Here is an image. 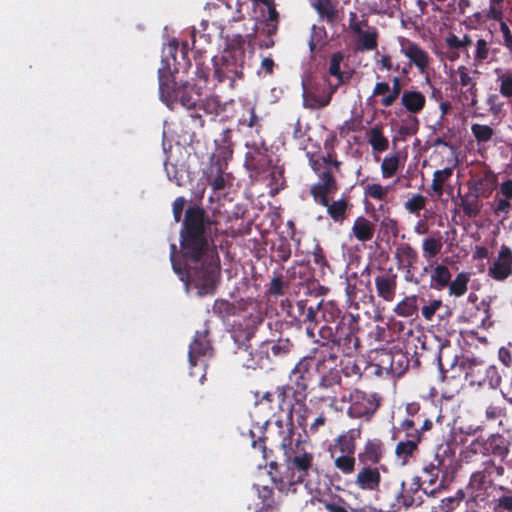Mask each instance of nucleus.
I'll return each instance as SVG.
<instances>
[{
    "mask_svg": "<svg viewBox=\"0 0 512 512\" xmlns=\"http://www.w3.org/2000/svg\"><path fill=\"white\" fill-rule=\"evenodd\" d=\"M213 220L204 208L189 206L179 231V250L170 245L173 271L182 281L191 283L200 296L212 295L220 277V258L213 241Z\"/></svg>",
    "mask_w": 512,
    "mask_h": 512,
    "instance_id": "nucleus-1",
    "label": "nucleus"
},
{
    "mask_svg": "<svg viewBox=\"0 0 512 512\" xmlns=\"http://www.w3.org/2000/svg\"><path fill=\"white\" fill-rule=\"evenodd\" d=\"M280 308L291 321L304 324L306 334L313 341L317 336L316 331L320 322L334 323L341 314V309L334 301L305 298L292 302L289 299L282 300Z\"/></svg>",
    "mask_w": 512,
    "mask_h": 512,
    "instance_id": "nucleus-2",
    "label": "nucleus"
},
{
    "mask_svg": "<svg viewBox=\"0 0 512 512\" xmlns=\"http://www.w3.org/2000/svg\"><path fill=\"white\" fill-rule=\"evenodd\" d=\"M337 320L339 321L334 328L330 326L331 323L321 325L314 342L320 344V350L334 352L336 348L343 355L351 357L360 346L358 337L360 315L350 312L341 313Z\"/></svg>",
    "mask_w": 512,
    "mask_h": 512,
    "instance_id": "nucleus-3",
    "label": "nucleus"
},
{
    "mask_svg": "<svg viewBox=\"0 0 512 512\" xmlns=\"http://www.w3.org/2000/svg\"><path fill=\"white\" fill-rule=\"evenodd\" d=\"M309 156V164L318 181L310 187V195L316 203H325V195H331L338 190L335 173L340 172L342 162L338 160L337 153L331 149L325 155Z\"/></svg>",
    "mask_w": 512,
    "mask_h": 512,
    "instance_id": "nucleus-4",
    "label": "nucleus"
},
{
    "mask_svg": "<svg viewBox=\"0 0 512 512\" xmlns=\"http://www.w3.org/2000/svg\"><path fill=\"white\" fill-rule=\"evenodd\" d=\"M158 81L160 99L168 106L180 103L190 110L196 108L200 102V89L189 83L176 85L168 61L162 60V66L158 69Z\"/></svg>",
    "mask_w": 512,
    "mask_h": 512,
    "instance_id": "nucleus-5",
    "label": "nucleus"
},
{
    "mask_svg": "<svg viewBox=\"0 0 512 512\" xmlns=\"http://www.w3.org/2000/svg\"><path fill=\"white\" fill-rule=\"evenodd\" d=\"M244 50L232 49L221 57L213 58V79L218 83H228V87L233 89L237 79L244 78Z\"/></svg>",
    "mask_w": 512,
    "mask_h": 512,
    "instance_id": "nucleus-6",
    "label": "nucleus"
},
{
    "mask_svg": "<svg viewBox=\"0 0 512 512\" xmlns=\"http://www.w3.org/2000/svg\"><path fill=\"white\" fill-rule=\"evenodd\" d=\"M348 395L343 394L342 401H348L350 406L347 410L351 418H365L370 420L381 405L382 398L378 393L365 392L357 388H348Z\"/></svg>",
    "mask_w": 512,
    "mask_h": 512,
    "instance_id": "nucleus-7",
    "label": "nucleus"
},
{
    "mask_svg": "<svg viewBox=\"0 0 512 512\" xmlns=\"http://www.w3.org/2000/svg\"><path fill=\"white\" fill-rule=\"evenodd\" d=\"M318 375L317 361L314 357L302 358L289 374V382L294 386L292 399L302 402L307 399L308 389Z\"/></svg>",
    "mask_w": 512,
    "mask_h": 512,
    "instance_id": "nucleus-8",
    "label": "nucleus"
},
{
    "mask_svg": "<svg viewBox=\"0 0 512 512\" xmlns=\"http://www.w3.org/2000/svg\"><path fill=\"white\" fill-rule=\"evenodd\" d=\"M338 355L336 352L319 351V358L317 360L318 367V386L321 389H330L338 385L344 390H348L349 383H344L341 377V372L337 369Z\"/></svg>",
    "mask_w": 512,
    "mask_h": 512,
    "instance_id": "nucleus-9",
    "label": "nucleus"
},
{
    "mask_svg": "<svg viewBox=\"0 0 512 512\" xmlns=\"http://www.w3.org/2000/svg\"><path fill=\"white\" fill-rule=\"evenodd\" d=\"M400 52L409 60V67L415 66L421 75H424L425 83L432 86L429 75V67L432 61L428 52L418 43L406 37L399 38Z\"/></svg>",
    "mask_w": 512,
    "mask_h": 512,
    "instance_id": "nucleus-10",
    "label": "nucleus"
},
{
    "mask_svg": "<svg viewBox=\"0 0 512 512\" xmlns=\"http://www.w3.org/2000/svg\"><path fill=\"white\" fill-rule=\"evenodd\" d=\"M246 148L248 150L245 154L244 165L248 171L260 175L272 167V158L263 139L247 142Z\"/></svg>",
    "mask_w": 512,
    "mask_h": 512,
    "instance_id": "nucleus-11",
    "label": "nucleus"
},
{
    "mask_svg": "<svg viewBox=\"0 0 512 512\" xmlns=\"http://www.w3.org/2000/svg\"><path fill=\"white\" fill-rule=\"evenodd\" d=\"M294 404L290 403L287 408L286 421L288 427V435L283 437L281 445L283 448H287L291 446L292 443V435H293V427L294 422L302 428L304 433H307L308 423L307 420L312 413L311 409L306 404V399H303L302 402L297 399H293Z\"/></svg>",
    "mask_w": 512,
    "mask_h": 512,
    "instance_id": "nucleus-12",
    "label": "nucleus"
},
{
    "mask_svg": "<svg viewBox=\"0 0 512 512\" xmlns=\"http://www.w3.org/2000/svg\"><path fill=\"white\" fill-rule=\"evenodd\" d=\"M264 320L261 313L250 314L242 321L235 322L230 330L231 338L237 347L250 345L258 326Z\"/></svg>",
    "mask_w": 512,
    "mask_h": 512,
    "instance_id": "nucleus-13",
    "label": "nucleus"
},
{
    "mask_svg": "<svg viewBox=\"0 0 512 512\" xmlns=\"http://www.w3.org/2000/svg\"><path fill=\"white\" fill-rule=\"evenodd\" d=\"M374 276L375 291L378 298L384 302H393L398 289V275L393 268H377Z\"/></svg>",
    "mask_w": 512,
    "mask_h": 512,
    "instance_id": "nucleus-14",
    "label": "nucleus"
},
{
    "mask_svg": "<svg viewBox=\"0 0 512 512\" xmlns=\"http://www.w3.org/2000/svg\"><path fill=\"white\" fill-rule=\"evenodd\" d=\"M493 487V480L488 478L482 470L474 472L467 486L469 498L467 504L474 503L478 506L481 502H486L489 497L488 490Z\"/></svg>",
    "mask_w": 512,
    "mask_h": 512,
    "instance_id": "nucleus-15",
    "label": "nucleus"
},
{
    "mask_svg": "<svg viewBox=\"0 0 512 512\" xmlns=\"http://www.w3.org/2000/svg\"><path fill=\"white\" fill-rule=\"evenodd\" d=\"M488 276L498 282H503L512 276V249L502 244L495 261L488 268Z\"/></svg>",
    "mask_w": 512,
    "mask_h": 512,
    "instance_id": "nucleus-16",
    "label": "nucleus"
},
{
    "mask_svg": "<svg viewBox=\"0 0 512 512\" xmlns=\"http://www.w3.org/2000/svg\"><path fill=\"white\" fill-rule=\"evenodd\" d=\"M487 367L484 360L475 356L464 357L460 363V370L464 372L470 386H484Z\"/></svg>",
    "mask_w": 512,
    "mask_h": 512,
    "instance_id": "nucleus-17",
    "label": "nucleus"
},
{
    "mask_svg": "<svg viewBox=\"0 0 512 512\" xmlns=\"http://www.w3.org/2000/svg\"><path fill=\"white\" fill-rule=\"evenodd\" d=\"M422 485L420 476H413L408 488H405V483L402 482L401 492L396 497L397 503L405 508L421 506L424 502Z\"/></svg>",
    "mask_w": 512,
    "mask_h": 512,
    "instance_id": "nucleus-18",
    "label": "nucleus"
},
{
    "mask_svg": "<svg viewBox=\"0 0 512 512\" xmlns=\"http://www.w3.org/2000/svg\"><path fill=\"white\" fill-rule=\"evenodd\" d=\"M386 448L379 438L367 439L363 448L358 453V461L362 465L376 466L384 458Z\"/></svg>",
    "mask_w": 512,
    "mask_h": 512,
    "instance_id": "nucleus-19",
    "label": "nucleus"
},
{
    "mask_svg": "<svg viewBox=\"0 0 512 512\" xmlns=\"http://www.w3.org/2000/svg\"><path fill=\"white\" fill-rule=\"evenodd\" d=\"M250 303L251 302L246 299H239L235 302H230L226 299L218 298L213 303L212 311L214 315L224 322L230 317L240 316L247 310V306Z\"/></svg>",
    "mask_w": 512,
    "mask_h": 512,
    "instance_id": "nucleus-20",
    "label": "nucleus"
},
{
    "mask_svg": "<svg viewBox=\"0 0 512 512\" xmlns=\"http://www.w3.org/2000/svg\"><path fill=\"white\" fill-rule=\"evenodd\" d=\"M381 474L376 466L363 465L355 478V485L363 491L377 492L380 490Z\"/></svg>",
    "mask_w": 512,
    "mask_h": 512,
    "instance_id": "nucleus-21",
    "label": "nucleus"
},
{
    "mask_svg": "<svg viewBox=\"0 0 512 512\" xmlns=\"http://www.w3.org/2000/svg\"><path fill=\"white\" fill-rule=\"evenodd\" d=\"M235 362L247 369H256L263 366L264 350L254 351L251 344L244 347H237L234 351Z\"/></svg>",
    "mask_w": 512,
    "mask_h": 512,
    "instance_id": "nucleus-22",
    "label": "nucleus"
},
{
    "mask_svg": "<svg viewBox=\"0 0 512 512\" xmlns=\"http://www.w3.org/2000/svg\"><path fill=\"white\" fill-rule=\"evenodd\" d=\"M208 331H197L192 342L189 345V362L191 366H196L201 357L211 355L212 346L208 340Z\"/></svg>",
    "mask_w": 512,
    "mask_h": 512,
    "instance_id": "nucleus-23",
    "label": "nucleus"
},
{
    "mask_svg": "<svg viewBox=\"0 0 512 512\" xmlns=\"http://www.w3.org/2000/svg\"><path fill=\"white\" fill-rule=\"evenodd\" d=\"M361 437V427L352 428L344 433L340 434L333 444V450L331 451L332 457L335 453L339 454H355L356 441Z\"/></svg>",
    "mask_w": 512,
    "mask_h": 512,
    "instance_id": "nucleus-24",
    "label": "nucleus"
},
{
    "mask_svg": "<svg viewBox=\"0 0 512 512\" xmlns=\"http://www.w3.org/2000/svg\"><path fill=\"white\" fill-rule=\"evenodd\" d=\"M330 195H325V203H318L327 208L328 216L338 224H342L347 218L348 212L353 207L348 198L342 197L332 202L329 201Z\"/></svg>",
    "mask_w": 512,
    "mask_h": 512,
    "instance_id": "nucleus-25",
    "label": "nucleus"
},
{
    "mask_svg": "<svg viewBox=\"0 0 512 512\" xmlns=\"http://www.w3.org/2000/svg\"><path fill=\"white\" fill-rule=\"evenodd\" d=\"M305 86V84H303ZM336 93L335 86L328 87L323 91L322 94H317L316 92L307 89L304 87L303 92V104L304 107L318 110L328 106L331 102L332 96Z\"/></svg>",
    "mask_w": 512,
    "mask_h": 512,
    "instance_id": "nucleus-26",
    "label": "nucleus"
},
{
    "mask_svg": "<svg viewBox=\"0 0 512 512\" xmlns=\"http://www.w3.org/2000/svg\"><path fill=\"white\" fill-rule=\"evenodd\" d=\"M477 193L468 191L464 195H460L459 207L468 218H476L481 213L483 204L480 197L487 198V193H483L480 189H476Z\"/></svg>",
    "mask_w": 512,
    "mask_h": 512,
    "instance_id": "nucleus-27",
    "label": "nucleus"
},
{
    "mask_svg": "<svg viewBox=\"0 0 512 512\" xmlns=\"http://www.w3.org/2000/svg\"><path fill=\"white\" fill-rule=\"evenodd\" d=\"M406 440L399 441L395 447V455L406 464L408 460L418 451L421 442V431H414L408 434Z\"/></svg>",
    "mask_w": 512,
    "mask_h": 512,
    "instance_id": "nucleus-28",
    "label": "nucleus"
},
{
    "mask_svg": "<svg viewBox=\"0 0 512 512\" xmlns=\"http://www.w3.org/2000/svg\"><path fill=\"white\" fill-rule=\"evenodd\" d=\"M291 468L297 471L293 475V483H303L313 465V455L308 452L296 454L290 461Z\"/></svg>",
    "mask_w": 512,
    "mask_h": 512,
    "instance_id": "nucleus-29",
    "label": "nucleus"
},
{
    "mask_svg": "<svg viewBox=\"0 0 512 512\" xmlns=\"http://www.w3.org/2000/svg\"><path fill=\"white\" fill-rule=\"evenodd\" d=\"M401 105L407 112L418 114L425 108L426 97L418 90H404L401 95Z\"/></svg>",
    "mask_w": 512,
    "mask_h": 512,
    "instance_id": "nucleus-30",
    "label": "nucleus"
},
{
    "mask_svg": "<svg viewBox=\"0 0 512 512\" xmlns=\"http://www.w3.org/2000/svg\"><path fill=\"white\" fill-rule=\"evenodd\" d=\"M344 59L342 52L338 51L331 55L328 73L330 76L336 78V83L328 82V87L335 86L336 90L343 84H347L350 81L351 75L341 71V62Z\"/></svg>",
    "mask_w": 512,
    "mask_h": 512,
    "instance_id": "nucleus-31",
    "label": "nucleus"
},
{
    "mask_svg": "<svg viewBox=\"0 0 512 512\" xmlns=\"http://www.w3.org/2000/svg\"><path fill=\"white\" fill-rule=\"evenodd\" d=\"M215 151L213 155L222 160L230 161L233 156V143L231 140V130H223L218 139H215Z\"/></svg>",
    "mask_w": 512,
    "mask_h": 512,
    "instance_id": "nucleus-32",
    "label": "nucleus"
},
{
    "mask_svg": "<svg viewBox=\"0 0 512 512\" xmlns=\"http://www.w3.org/2000/svg\"><path fill=\"white\" fill-rule=\"evenodd\" d=\"M375 232V225L367 218L357 217L352 226L353 236L360 242L372 240Z\"/></svg>",
    "mask_w": 512,
    "mask_h": 512,
    "instance_id": "nucleus-33",
    "label": "nucleus"
},
{
    "mask_svg": "<svg viewBox=\"0 0 512 512\" xmlns=\"http://www.w3.org/2000/svg\"><path fill=\"white\" fill-rule=\"evenodd\" d=\"M451 277L452 274L446 265L437 264L431 271L429 287L441 291L448 286Z\"/></svg>",
    "mask_w": 512,
    "mask_h": 512,
    "instance_id": "nucleus-34",
    "label": "nucleus"
},
{
    "mask_svg": "<svg viewBox=\"0 0 512 512\" xmlns=\"http://www.w3.org/2000/svg\"><path fill=\"white\" fill-rule=\"evenodd\" d=\"M437 361L442 379H445L447 373L455 368L458 362V356L451 352L449 345H442L437 356Z\"/></svg>",
    "mask_w": 512,
    "mask_h": 512,
    "instance_id": "nucleus-35",
    "label": "nucleus"
},
{
    "mask_svg": "<svg viewBox=\"0 0 512 512\" xmlns=\"http://www.w3.org/2000/svg\"><path fill=\"white\" fill-rule=\"evenodd\" d=\"M375 362L371 365L374 367V374L379 377L384 375L392 377L391 350H380L376 353Z\"/></svg>",
    "mask_w": 512,
    "mask_h": 512,
    "instance_id": "nucleus-36",
    "label": "nucleus"
},
{
    "mask_svg": "<svg viewBox=\"0 0 512 512\" xmlns=\"http://www.w3.org/2000/svg\"><path fill=\"white\" fill-rule=\"evenodd\" d=\"M497 490L501 494L491 501L493 512H512V490L503 485H499Z\"/></svg>",
    "mask_w": 512,
    "mask_h": 512,
    "instance_id": "nucleus-37",
    "label": "nucleus"
},
{
    "mask_svg": "<svg viewBox=\"0 0 512 512\" xmlns=\"http://www.w3.org/2000/svg\"><path fill=\"white\" fill-rule=\"evenodd\" d=\"M395 258L399 264L411 268L418 261V253L409 243H402L396 248Z\"/></svg>",
    "mask_w": 512,
    "mask_h": 512,
    "instance_id": "nucleus-38",
    "label": "nucleus"
},
{
    "mask_svg": "<svg viewBox=\"0 0 512 512\" xmlns=\"http://www.w3.org/2000/svg\"><path fill=\"white\" fill-rule=\"evenodd\" d=\"M368 143L371 145L373 151L384 152L389 147V140L383 134V127L375 125L368 131Z\"/></svg>",
    "mask_w": 512,
    "mask_h": 512,
    "instance_id": "nucleus-39",
    "label": "nucleus"
},
{
    "mask_svg": "<svg viewBox=\"0 0 512 512\" xmlns=\"http://www.w3.org/2000/svg\"><path fill=\"white\" fill-rule=\"evenodd\" d=\"M418 296L410 295L405 296L394 308V312L397 316L401 317H413L418 312Z\"/></svg>",
    "mask_w": 512,
    "mask_h": 512,
    "instance_id": "nucleus-40",
    "label": "nucleus"
},
{
    "mask_svg": "<svg viewBox=\"0 0 512 512\" xmlns=\"http://www.w3.org/2000/svg\"><path fill=\"white\" fill-rule=\"evenodd\" d=\"M442 247V237L439 234L437 237H427L423 240L422 243V255L427 261H429L435 258L441 252Z\"/></svg>",
    "mask_w": 512,
    "mask_h": 512,
    "instance_id": "nucleus-41",
    "label": "nucleus"
},
{
    "mask_svg": "<svg viewBox=\"0 0 512 512\" xmlns=\"http://www.w3.org/2000/svg\"><path fill=\"white\" fill-rule=\"evenodd\" d=\"M459 74V83L462 87H467L466 93L472 97V105L476 103V94H477V82L474 77L469 74L468 68L466 66H459L457 69Z\"/></svg>",
    "mask_w": 512,
    "mask_h": 512,
    "instance_id": "nucleus-42",
    "label": "nucleus"
},
{
    "mask_svg": "<svg viewBox=\"0 0 512 512\" xmlns=\"http://www.w3.org/2000/svg\"><path fill=\"white\" fill-rule=\"evenodd\" d=\"M392 377H401L409 367V359L407 353L401 349L391 350Z\"/></svg>",
    "mask_w": 512,
    "mask_h": 512,
    "instance_id": "nucleus-43",
    "label": "nucleus"
},
{
    "mask_svg": "<svg viewBox=\"0 0 512 512\" xmlns=\"http://www.w3.org/2000/svg\"><path fill=\"white\" fill-rule=\"evenodd\" d=\"M313 6L321 19L329 24H334L338 12L331 0H316Z\"/></svg>",
    "mask_w": 512,
    "mask_h": 512,
    "instance_id": "nucleus-44",
    "label": "nucleus"
},
{
    "mask_svg": "<svg viewBox=\"0 0 512 512\" xmlns=\"http://www.w3.org/2000/svg\"><path fill=\"white\" fill-rule=\"evenodd\" d=\"M470 280V275L466 272H461L456 275V277L451 280L448 284L449 295L455 297L463 296L468 290V282Z\"/></svg>",
    "mask_w": 512,
    "mask_h": 512,
    "instance_id": "nucleus-45",
    "label": "nucleus"
},
{
    "mask_svg": "<svg viewBox=\"0 0 512 512\" xmlns=\"http://www.w3.org/2000/svg\"><path fill=\"white\" fill-rule=\"evenodd\" d=\"M495 73L497 75L496 83L500 95L504 98L512 99V72L496 69Z\"/></svg>",
    "mask_w": 512,
    "mask_h": 512,
    "instance_id": "nucleus-46",
    "label": "nucleus"
},
{
    "mask_svg": "<svg viewBox=\"0 0 512 512\" xmlns=\"http://www.w3.org/2000/svg\"><path fill=\"white\" fill-rule=\"evenodd\" d=\"M293 344L288 339H279L278 341L263 342L260 349L264 350V354L270 349L274 356H284L291 351Z\"/></svg>",
    "mask_w": 512,
    "mask_h": 512,
    "instance_id": "nucleus-47",
    "label": "nucleus"
},
{
    "mask_svg": "<svg viewBox=\"0 0 512 512\" xmlns=\"http://www.w3.org/2000/svg\"><path fill=\"white\" fill-rule=\"evenodd\" d=\"M359 36V48L362 51H372L378 46V31L375 27H368Z\"/></svg>",
    "mask_w": 512,
    "mask_h": 512,
    "instance_id": "nucleus-48",
    "label": "nucleus"
},
{
    "mask_svg": "<svg viewBox=\"0 0 512 512\" xmlns=\"http://www.w3.org/2000/svg\"><path fill=\"white\" fill-rule=\"evenodd\" d=\"M340 372L341 375L348 379V381H344V383H349V385L357 383L362 378V370L355 360L349 359L345 363H342Z\"/></svg>",
    "mask_w": 512,
    "mask_h": 512,
    "instance_id": "nucleus-49",
    "label": "nucleus"
},
{
    "mask_svg": "<svg viewBox=\"0 0 512 512\" xmlns=\"http://www.w3.org/2000/svg\"><path fill=\"white\" fill-rule=\"evenodd\" d=\"M496 181V176L492 171H488L485 173L484 177L479 178L478 180L472 182L471 180L467 182L469 191L472 193H477L476 189H480L483 193H487V197L491 194L493 187H487V184L490 183L494 185Z\"/></svg>",
    "mask_w": 512,
    "mask_h": 512,
    "instance_id": "nucleus-50",
    "label": "nucleus"
},
{
    "mask_svg": "<svg viewBox=\"0 0 512 512\" xmlns=\"http://www.w3.org/2000/svg\"><path fill=\"white\" fill-rule=\"evenodd\" d=\"M198 104L199 109L203 110L206 114L215 116L220 115L225 110V104L216 95L209 96L204 100L200 99Z\"/></svg>",
    "mask_w": 512,
    "mask_h": 512,
    "instance_id": "nucleus-51",
    "label": "nucleus"
},
{
    "mask_svg": "<svg viewBox=\"0 0 512 512\" xmlns=\"http://www.w3.org/2000/svg\"><path fill=\"white\" fill-rule=\"evenodd\" d=\"M390 93L381 98L380 104L383 107H391L396 100L402 95V80L398 76H394L391 80Z\"/></svg>",
    "mask_w": 512,
    "mask_h": 512,
    "instance_id": "nucleus-52",
    "label": "nucleus"
},
{
    "mask_svg": "<svg viewBox=\"0 0 512 512\" xmlns=\"http://www.w3.org/2000/svg\"><path fill=\"white\" fill-rule=\"evenodd\" d=\"M272 249L276 255L277 261L286 262L291 257V254H292L291 243L284 236H281L277 239V241L273 244Z\"/></svg>",
    "mask_w": 512,
    "mask_h": 512,
    "instance_id": "nucleus-53",
    "label": "nucleus"
},
{
    "mask_svg": "<svg viewBox=\"0 0 512 512\" xmlns=\"http://www.w3.org/2000/svg\"><path fill=\"white\" fill-rule=\"evenodd\" d=\"M401 159L399 154L387 156L381 163L382 177L387 179L393 177L400 168Z\"/></svg>",
    "mask_w": 512,
    "mask_h": 512,
    "instance_id": "nucleus-54",
    "label": "nucleus"
},
{
    "mask_svg": "<svg viewBox=\"0 0 512 512\" xmlns=\"http://www.w3.org/2000/svg\"><path fill=\"white\" fill-rule=\"evenodd\" d=\"M453 174L452 168H444L442 170H436L433 173V179L431 184V189L438 195L441 196L443 194V186L447 179H449Z\"/></svg>",
    "mask_w": 512,
    "mask_h": 512,
    "instance_id": "nucleus-55",
    "label": "nucleus"
},
{
    "mask_svg": "<svg viewBox=\"0 0 512 512\" xmlns=\"http://www.w3.org/2000/svg\"><path fill=\"white\" fill-rule=\"evenodd\" d=\"M464 498V492L460 489L454 496L443 498L437 508L433 512H452L456 507L459 506L460 502Z\"/></svg>",
    "mask_w": 512,
    "mask_h": 512,
    "instance_id": "nucleus-56",
    "label": "nucleus"
},
{
    "mask_svg": "<svg viewBox=\"0 0 512 512\" xmlns=\"http://www.w3.org/2000/svg\"><path fill=\"white\" fill-rule=\"evenodd\" d=\"M471 132L479 144L489 142L494 136L493 128L486 124L473 123Z\"/></svg>",
    "mask_w": 512,
    "mask_h": 512,
    "instance_id": "nucleus-57",
    "label": "nucleus"
},
{
    "mask_svg": "<svg viewBox=\"0 0 512 512\" xmlns=\"http://www.w3.org/2000/svg\"><path fill=\"white\" fill-rule=\"evenodd\" d=\"M475 46L473 59L476 64H482L489 57L490 43L486 39L476 36Z\"/></svg>",
    "mask_w": 512,
    "mask_h": 512,
    "instance_id": "nucleus-58",
    "label": "nucleus"
},
{
    "mask_svg": "<svg viewBox=\"0 0 512 512\" xmlns=\"http://www.w3.org/2000/svg\"><path fill=\"white\" fill-rule=\"evenodd\" d=\"M335 467L344 474H351L355 470L354 454H340L334 460Z\"/></svg>",
    "mask_w": 512,
    "mask_h": 512,
    "instance_id": "nucleus-59",
    "label": "nucleus"
},
{
    "mask_svg": "<svg viewBox=\"0 0 512 512\" xmlns=\"http://www.w3.org/2000/svg\"><path fill=\"white\" fill-rule=\"evenodd\" d=\"M426 202L425 196L414 194L404 203V208L408 213L419 216L420 211L426 207Z\"/></svg>",
    "mask_w": 512,
    "mask_h": 512,
    "instance_id": "nucleus-60",
    "label": "nucleus"
},
{
    "mask_svg": "<svg viewBox=\"0 0 512 512\" xmlns=\"http://www.w3.org/2000/svg\"><path fill=\"white\" fill-rule=\"evenodd\" d=\"M364 194L366 197L382 201L388 194V188L378 183L367 184L364 187Z\"/></svg>",
    "mask_w": 512,
    "mask_h": 512,
    "instance_id": "nucleus-61",
    "label": "nucleus"
},
{
    "mask_svg": "<svg viewBox=\"0 0 512 512\" xmlns=\"http://www.w3.org/2000/svg\"><path fill=\"white\" fill-rule=\"evenodd\" d=\"M228 175L229 174H227L226 172L219 173L218 171H208L206 173V179L214 191H220V190L225 189V187H226L225 176H228Z\"/></svg>",
    "mask_w": 512,
    "mask_h": 512,
    "instance_id": "nucleus-62",
    "label": "nucleus"
},
{
    "mask_svg": "<svg viewBox=\"0 0 512 512\" xmlns=\"http://www.w3.org/2000/svg\"><path fill=\"white\" fill-rule=\"evenodd\" d=\"M501 374L498 371V368L495 365H488L484 386H488L491 389H497L501 384Z\"/></svg>",
    "mask_w": 512,
    "mask_h": 512,
    "instance_id": "nucleus-63",
    "label": "nucleus"
},
{
    "mask_svg": "<svg viewBox=\"0 0 512 512\" xmlns=\"http://www.w3.org/2000/svg\"><path fill=\"white\" fill-rule=\"evenodd\" d=\"M486 104L489 107V112L493 116L500 115L503 112L505 106V102L501 100L500 93L489 94L486 98Z\"/></svg>",
    "mask_w": 512,
    "mask_h": 512,
    "instance_id": "nucleus-64",
    "label": "nucleus"
}]
</instances>
